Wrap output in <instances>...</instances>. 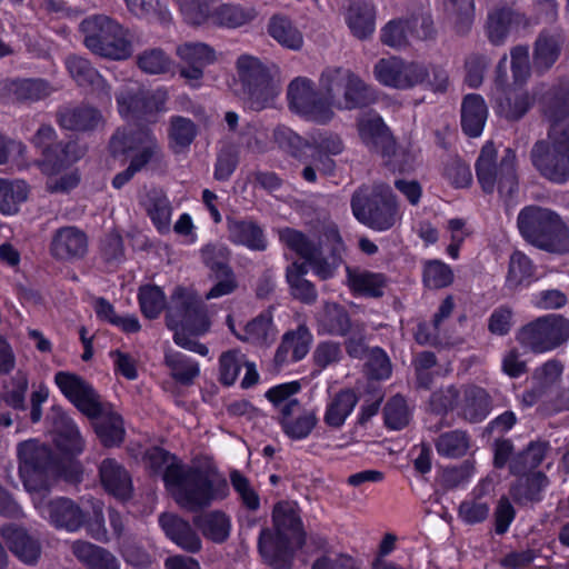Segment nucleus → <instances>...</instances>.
Returning a JSON list of instances; mask_svg holds the SVG:
<instances>
[{
    "mask_svg": "<svg viewBox=\"0 0 569 569\" xmlns=\"http://www.w3.org/2000/svg\"><path fill=\"white\" fill-rule=\"evenodd\" d=\"M319 86L321 97H318L310 79H293L287 92L291 111L306 120L326 124L333 119L336 110H353L372 100L371 88L350 69H325Z\"/></svg>",
    "mask_w": 569,
    "mask_h": 569,
    "instance_id": "nucleus-1",
    "label": "nucleus"
},
{
    "mask_svg": "<svg viewBox=\"0 0 569 569\" xmlns=\"http://www.w3.org/2000/svg\"><path fill=\"white\" fill-rule=\"evenodd\" d=\"M144 461L153 472H162L167 490L187 510L206 508L229 493L226 478L210 466H184L177 457L158 447L146 452Z\"/></svg>",
    "mask_w": 569,
    "mask_h": 569,
    "instance_id": "nucleus-2",
    "label": "nucleus"
},
{
    "mask_svg": "<svg viewBox=\"0 0 569 569\" xmlns=\"http://www.w3.org/2000/svg\"><path fill=\"white\" fill-rule=\"evenodd\" d=\"M274 531L263 530L259 539V550L263 559L277 569L291 563L296 549L303 542L301 521L293 502H279L273 509Z\"/></svg>",
    "mask_w": 569,
    "mask_h": 569,
    "instance_id": "nucleus-3",
    "label": "nucleus"
},
{
    "mask_svg": "<svg viewBox=\"0 0 569 569\" xmlns=\"http://www.w3.org/2000/svg\"><path fill=\"white\" fill-rule=\"evenodd\" d=\"M167 323L173 330V340L178 346L203 357L209 353L207 346L192 338L206 333L210 327L201 301L193 291L180 287L174 290L168 307Z\"/></svg>",
    "mask_w": 569,
    "mask_h": 569,
    "instance_id": "nucleus-4",
    "label": "nucleus"
},
{
    "mask_svg": "<svg viewBox=\"0 0 569 569\" xmlns=\"http://www.w3.org/2000/svg\"><path fill=\"white\" fill-rule=\"evenodd\" d=\"M549 118L548 139L536 143L532 161L543 177L563 183L569 179V108L561 106Z\"/></svg>",
    "mask_w": 569,
    "mask_h": 569,
    "instance_id": "nucleus-5",
    "label": "nucleus"
},
{
    "mask_svg": "<svg viewBox=\"0 0 569 569\" xmlns=\"http://www.w3.org/2000/svg\"><path fill=\"white\" fill-rule=\"evenodd\" d=\"M517 224L520 234L532 246L555 253L569 251V229L555 211L539 206L525 207Z\"/></svg>",
    "mask_w": 569,
    "mask_h": 569,
    "instance_id": "nucleus-6",
    "label": "nucleus"
},
{
    "mask_svg": "<svg viewBox=\"0 0 569 569\" xmlns=\"http://www.w3.org/2000/svg\"><path fill=\"white\" fill-rule=\"evenodd\" d=\"M351 206L355 217L377 231L390 229L401 217L390 188L385 184L360 188Z\"/></svg>",
    "mask_w": 569,
    "mask_h": 569,
    "instance_id": "nucleus-7",
    "label": "nucleus"
},
{
    "mask_svg": "<svg viewBox=\"0 0 569 569\" xmlns=\"http://www.w3.org/2000/svg\"><path fill=\"white\" fill-rule=\"evenodd\" d=\"M80 29L86 47L94 54L122 60L132 53L121 26L107 16L89 17L81 22Z\"/></svg>",
    "mask_w": 569,
    "mask_h": 569,
    "instance_id": "nucleus-8",
    "label": "nucleus"
},
{
    "mask_svg": "<svg viewBox=\"0 0 569 569\" xmlns=\"http://www.w3.org/2000/svg\"><path fill=\"white\" fill-rule=\"evenodd\" d=\"M157 149V141L148 129L118 130L110 141L111 153L116 158L132 154V159L128 169L113 178L112 186L117 189L123 187L150 160Z\"/></svg>",
    "mask_w": 569,
    "mask_h": 569,
    "instance_id": "nucleus-9",
    "label": "nucleus"
},
{
    "mask_svg": "<svg viewBox=\"0 0 569 569\" xmlns=\"http://www.w3.org/2000/svg\"><path fill=\"white\" fill-rule=\"evenodd\" d=\"M49 419L53 427V441L62 453V457L52 458V469L61 471L69 481H79L80 466L73 459V456L80 453L83 448L79 429L59 407L52 408Z\"/></svg>",
    "mask_w": 569,
    "mask_h": 569,
    "instance_id": "nucleus-10",
    "label": "nucleus"
},
{
    "mask_svg": "<svg viewBox=\"0 0 569 569\" xmlns=\"http://www.w3.org/2000/svg\"><path fill=\"white\" fill-rule=\"evenodd\" d=\"M515 161V152L508 149L498 164L493 143H486L476 163L477 178L482 190L492 192L498 188L500 194L511 196L517 189Z\"/></svg>",
    "mask_w": 569,
    "mask_h": 569,
    "instance_id": "nucleus-11",
    "label": "nucleus"
},
{
    "mask_svg": "<svg viewBox=\"0 0 569 569\" xmlns=\"http://www.w3.org/2000/svg\"><path fill=\"white\" fill-rule=\"evenodd\" d=\"M276 141L290 149L296 156H311L315 162H320L323 170H330L332 161L329 156H337L343 150L341 138L332 132L317 131L305 140L289 128H278L274 132Z\"/></svg>",
    "mask_w": 569,
    "mask_h": 569,
    "instance_id": "nucleus-12",
    "label": "nucleus"
},
{
    "mask_svg": "<svg viewBox=\"0 0 569 569\" xmlns=\"http://www.w3.org/2000/svg\"><path fill=\"white\" fill-rule=\"evenodd\" d=\"M517 341L535 353L555 350L569 340V320L560 315H548L522 327Z\"/></svg>",
    "mask_w": 569,
    "mask_h": 569,
    "instance_id": "nucleus-13",
    "label": "nucleus"
},
{
    "mask_svg": "<svg viewBox=\"0 0 569 569\" xmlns=\"http://www.w3.org/2000/svg\"><path fill=\"white\" fill-rule=\"evenodd\" d=\"M426 64L406 61L399 57L382 58L373 66V77L383 87L408 90L425 82Z\"/></svg>",
    "mask_w": 569,
    "mask_h": 569,
    "instance_id": "nucleus-14",
    "label": "nucleus"
},
{
    "mask_svg": "<svg viewBox=\"0 0 569 569\" xmlns=\"http://www.w3.org/2000/svg\"><path fill=\"white\" fill-rule=\"evenodd\" d=\"M280 240L288 249L306 260L320 279L326 280L333 277L341 263L340 244L329 256L323 257L322 249L311 244L302 233L296 230H281Z\"/></svg>",
    "mask_w": 569,
    "mask_h": 569,
    "instance_id": "nucleus-15",
    "label": "nucleus"
},
{
    "mask_svg": "<svg viewBox=\"0 0 569 569\" xmlns=\"http://www.w3.org/2000/svg\"><path fill=\"white\" fill-rule=\"evenodd\" d=\"M167 98V92L162 89L144 93L137 83H128L117 96L119 113L124 119H147L164 110Z\"/></svg>",
    "mask_w": 569,
    "mask_h": 569,
    "instance_id": "nucleus-16",
    "label": "nucleus"
},
{
    "mask_svg": "<svg viewBox=\"0 0 569 569\" xmlns=\"http://www.w3.org/2000/svg\"><path fill=\"white\" fill-rule=\"evenodd\" d=\"M62 395L83 415L96 418L102 412V402L93 387L81 377L60 371L54 376Z\"/></svg>",
    "mask_w": 569,
    "mask_h": 569,
    "instance_id": "nucleus-17",
    "label": "nucleus"
},
{
    "mask_svg": "<svg viewBox=\"0 0 569 569\" xmlns=\"http://www.w3.org/2000/svg\"><path fill=\"white\" fill-rule=\"evenodd\" d=\"M203 263L217 276L220 280L207 293V299L219 298L231 293L237 283L234 276L228 267L229 251L228 248L220 242L208 243L200 250Z\"/></svg>",
    "mask_w": 569,
    "mask_h": 569,
    "instance_id": "nucleus-18",
    "label": "nucleus"
},
{
    "mask_svg": "<svg viewBox=\"0 0 569 569\" xmlns=\"http://www.w3.org/2000/svg\"><path fill=\"white\" fill-rule=\"evenodd\" d=\"M53 133L50 127H43L38 131V148L40 146L43 148L44 156L42 170L49 174L60 173L84 153L77 142H70L63 148L60 144L53 146L51 143Z\"/></svg>",
    "mask_w": 569,
    "mask_h": 569,
    "instance_id": "nucleus-19",
    "label": "nucleus"
},
{
    "mask_svg": "<svg viewBox=\"0 0 569 569\" xmlns=\"http://www.w3.org/2000/svg\"><path fill=\"white\" fill-rule=\"evenodd\" d=\"M177 56L187 64L181 69V76L192 87L198 86L203 68L216 60L214 51L204 43H183L177 48Z\"/></svg>",
    "mask_w": 569,
    "mask_h": 569,
    "instance_id": "nucleus-20",
    "label": "nucleus"
},
{
    "mask_svg": "<svg viewBox=\"0 0 569 569\" xmlns=\"http://www.w3.org/2000/svg\"><path fill=\"white\" fill-rule=\"evenodd\" d=\"M312 335L301 325L295 330L287 331L274 355V362L282 367L302 360L309 352Z\"/></svg>",
    "mask_w": 569,
    "mask_h": 569,
    "instance_id": "nucleus-21",
    "label": "nucleus"
},
{
    "mask_svg": "<svg viewBox=\"0 0 569 569\" xmlns=\"http://www.w3.org/2000/svg\"><path fill=\"white\" fill-rule=\"evenodd\" d=\"M430 36V22L427 19L399 20L389 22L381 33L385 44L392 48L406 46L410 39H426Z\"/></svg>",
    "mask_w": 569,
    "mask_h": 569,
    "instance_id": "nucleus-22",
    "label": "nucleus"
},
{
    "mask_svg": "<svg viewBox=\"0 0 569 569\" xmlns=\"http://www.w3.org/2000/svg\"><path fill=\"white\" fill-rule=\"evenodd\" d=\"M227 325L238 339L261 347L272 343L278 333L269 312L262 313L248 322L241 332L236 330L231 316H228Z\"/></svg>",
    "mask_w": 569,
    "mask_h": 569,
    "instance_id": "nucleus-23",
    "label": "nucleus"
},
{
    "mask_svg": "<svg viewBox=\"0 0 569 569\" xmlns=\"http://www.w3.org/2000/svg\"><path fill=\"white\" fill-rule=\"evenodd\" d=\"M159 522L167 537L181 549L188 552H198L201 549V540L189 522L169 513L162 515Z\"/></svg>",
    "mask_w": 569,
    "mask_h": 569,
    "instance_id": "nucleus-24",
    "label": "nucleus"
},
{
    "mask_svg": "<svg viewBox=\"0 0 569 569\" xmlns=\"http://www.w3.org/2000/svg\"><path fill=\"white\" fill-rule=\"evenodd\" d=\"M41 515L59 528L76 531L83 522V516L79 508L69 499L60 498L41 507Z\"/></svg>",
    "mask_w": 569,
    "mask_h": 569,
    "instance_id": "nucleus-25",
    "label": "nucleus"
},
{
    "mask_svg": "<svg viewBox=\"0 0 569 569\" xmlns=\"http://www.w3.org/2000/svg\"><path fill=\"white\" fill-rule=\"evenodd\" d=\"M0 536L9 550L27 565L36 563V540L22 527L13 523L3 525Z\"/></svg>",
    "mask_w": 569,
    "mask_h": 569,
    "instance_id": "nucleus-26",
    "label": "nucleus"
},
{
    "mask_svg": "<svg viewBox=\"0 0 569 569\" xmlns=\"http://www.w3.org/2000/svg\"><path fill=\"white\" fill-rule=\"evenodd\" d=\"M18 475L36 507V438L17 445Z\"/></svg>",
    "mask_w": 569,
    "mask_h": 569,
    "instance_id": "nucleus-27",
    "label": "nucleus"
},
{
    "mask_svg": "<svg viewBox=\"0 0 569 569\" xmlns=\"http://www.w3.org/2000/svg\"><path fill=\"white\" fill-rule=\"evenodd\" d=\"M87 237L77 228L60 229L53 240L51 250L59 259H73L82 257L87 251Z\"/></svg>",
    "mask_w": 569,
    "mask_h": 569,
    "instance_id": "nucleus-28",
    "label": "nucleus"
},
{
    "mask_svg": "<svg viewBox=\"0 0 569 569\" xmlns=\"http://www.w3.org/2000/svg\"><path fill=\"white\" fill-rule=\"evenodd\" d=\"M358 397L351 389H343L328 399L323 420L332 428H340L353 411Z\"/></svg>",
    "mask_w": 569,
    "mask_h": 569,
    "instance_id": "nucleus-29",
    "label": "nucleus"
},
{
    "mask_svg": "<svg viewBox=\"0 0 569 569\" xmlns=\"http://www.w3.org/2000/svg\"><path fill=\"white\" fill-rule=\"evenodd\" d=\"M488 117L485 100L478 94L465 98L461 108V124L466 134L479 137L482 133Z\"/></svg>",
    "mask_w": 569,
    "mask_h": 569,
    "instance_id": "nucleus-30",
    "label": "nucleus"
},
{
    "mask_svg": "<svg viewBox=\"0 0 569 569\" xmlns=\"http://www.w3.org/2000/svg\"><path fill=\"white\" fill-rule=\"evenodd\" d=\"M487 392L477 387H468L461 392L458 413L470 422L482 421L490 412Z\"/></svg>",
    "mask_w": 569,
    "mask_h": 569,
    "instance_id": "nucleus-31",
    "label": "nucleus"
},
{
    "mask_svg": "<svg viewBox=\"0 0 569 569\" xmlns=\"http://www.w3.org/2000/svg\"><path fill=\"white\" fill-rule=\"evenodd\" d=\"M100 478L108 492L124 499L131 492V480L128 472L114 460L106 459L100 466Z\"/></svg>",
    "mask_w": 569,
    "mask_h": 569,
    "instance_id": "nucleus-32",
    "label": "nucleus"
},
{
    "mask_svg": "<svg viewBox=\"0 0 569 569\" xmlns=\"http://www.w3.org/2000/svg\"><path fill=\"white\" fill-rule=\"evenodd\" d=\"M362 141L372 148H386L391 144V137L381 117L376 112L365 113L358 123Z\"/></svg>",
    "mask_w": 569,
    "mask_h": 569,
    "instance_id": "nucleus-33",
    "label": "nucleus"
},
{
    "mask_svg": "<svg viewBox=\"0 0 569 569\" xmlns=\"http://www.w3.org/2000/svg\"><path fill=\"white\" fill-rule=\"evenodd\" d=\"M28 184L23 180L0 178V213L14 216L20 206L28 199Z\"/></svg>",
    "mask_w": 569,
    "mask_h": 569,
    "instance_id": "nucleus-34",
    "label": "nucleus"
},
{
    "mask_svg": "<svg viewBox=\"0 0 569 569\" xmlns=\"http://www.w3.org/2000/svg\"><path fill=\"white\" fill-rule=\"evenodd\" d=\"M72 550L74 556L90 569H119V562L114 556L90 542L77 541Z\"/></svg>",
    "mask_w": 569,
    "mask_h": 569,
    "instance_id": "nucleus-35",
    "label": "nucleus"
},
{
    "mask_svg": "<svg viewBox=\"0 0 569 569\" xmlns=\"http://www.w3.org/2000/svg\"><path fill=\"white\" fill-rule=\"evenodd\" d=\"M93 419L96 433L104 446L113 447L122 442L124 428L122 418L118 413L108 411L102 406V412Z\"/></svg>",
    "mask_w": 569,
    "mask_h": 569,
    "instance_id": "nucleus-36",
    "label": "nucleus"
},
{
    "mask_svg": "<svg viewBox=\"0 0 569 569\" xmlns=\"http://www.w3.org/2000/svg\"><path fill=\"white\" fill-rule=\"evenodd\" d=\"M538 278L532 261L525 253L516 251L511 254L507 276V286L510 289L517 290L528 287Z\"/></svg>",
    "mask_w": 569,
    "mask_h": 569,
    "instance_id": "nucleus-37",
    "label": "nucleus"
},
{
    "mask_svg": "<svg viewBox=\"0 0 569 569\" xmlns=\"http://www.w3.org/2000/svg\"><path fill=\"white\" fill-rule=\"evenodd\" d=\"M269 34L283 48L300 50L303 46L301 31L290 19L283 16H274L270 19Z\"/></svg>",
    "mask_w": 569,
    "mask_h": 569,
    "instance_id": "nucleus-38",
    "label": "nucleus"
},
{
    "mask_svg": "<svg viewBox=\"0 0 569 569\" xmlns=\"http://www.w3.org/2000/svg\"><path fill=\"white\" fill-rule=\"evenodd\" d=\"M521 20V16L510 8H502L490 12L487 26L490 41L495 44L501 43Z\"/></svg>",
    "mask_w": 569,
    "mask_h": 569,
    "instance_id": "nucleus-39",
    "label": "nucleus"
},
{
    "mask_svg": "<svg viewBox=\"0 0 569 569\" xmlns=\"http://www.w3.org/2000/svg\"><path fill=\"white\" fill-rule=\"evenodd\" d=\"M229 238L237 244L246 246L251 250L266 249L262 231L251 221H228Z\"/></svg>",
    "mask_w": 569,
    "mask_h": 569,
    "instance_id": "nucleus-40",
    "label": "nucleus"
},
{
    "mask_svg": "<svg viewBox=\"0 0 569 569\" xmlns=\"http://www.w3.org/2000/svg\"><path fill=\"white\" fill-rule=\"evenodd\" d=\"M300 391V383L298 381H290L270 388L266 392L267 399L278 409L282 415L295 413L300 411V402L296 395Z\"/></svg>",
    "mask_w": 569,
    "mask_h": 569,
    "instance_id": "nucleus-41",
    "label": "nucleus"
},
{
    "mask_svg": "<svg viewBox=\"0 0 569 569\" xmlns=\"http://www.w3.org/2000/svg\"><path fill=\"white\" fill-rule=\"evenodd\" d=\"M346 20L357 38L363 39L375 31V12L366 2H353L348 9Z\"/></svg>",
    "mask_w": 569,
    "mask_h": 569,
    "instance_id": "nucleus-42",
    "label": "nucleus"
},
{
    "mask_svg": "<svg viewBox=\"0 0 569 569\" xmlns=\"http://www.w3.org/2000/svg\"><path fill=\"white\" fill-rule=\"evenodd\" d=\"M348 284L357 295L379 297L386 287V279L381 273L348 269Z\"/></svg>",
    "mask_w": 569,
    "mask_h": 569,
    "instance_id": "nucleus-43",
    "label": "nucleus"
},
{
    "mask_svg": "<svg viewBox=\"0 0 569 569\" xmlns=\"http://www.w3.org/2000/svg\"><path fill=\"white\" fill-rule=\"evenodd\" d=\"M101 117L88 107L64 108L59 113V123L67 130H89L98 126Z\"/></svg>",
    "mask_w": 569,
    "mask_h": 569,
    "instance_id": "nucleus-44",
    "label": "nucleus"
},
{
    "mask_svg": "<svg viewBox=\"0 0 569 569\" xmlns=\"http://www.w3.org/2000/svg\"><path fill=\"white\" fill-rule=\"evenodd\" d=\"M193 522L204 537L216 542L223 541L230 533V520L221 511H212L197 516Z\"/></svg>",
    "mask_w": 569,
    "mask_h": 569,
    "instance_id": "nucleus-45",
    "label": "nucleus"
},
{
    "mask_svg": "<svg viewBox=\"0 0 569 569\" xmlns=\"http://www.w3.org/2000/svg\"><path fill=\"white\" fill-rule=\"evenodd\" d=\"M306 273V266L295 261L287 268V281L289 283L291 295L296 299L310 305L316 301L317 291L313 284L309 280L305 279Z\"/></svg>",
    "mask_w": 569,
    "mask_h": 569,
    "instance_id": "nucleus-46",
    "label": "nucleus"
},
{
    "mask_svg": "<svg viewBox=\"0 0 569 569\" xmlns=\"http://www.w3.org/2000/svg\"><path fill=\"white\" fill-rule=\"evenodd\" d=\"M320 333L342 336L349 329V318L345 310L336 303H327L317 317Z\"/></svg>",
    "mask_w": 569,
    "mask_h": 569,
    "instance_id": "nucleus-47",
    "label": "nucleus"
},
{
    "mask_svg": "<svg viewBox=\"0 0 569 569\" xmlns=\"http://www.w3.org/2000/svg\"><path fill=\"white\" fill-rule=\"evenodd\" d=\"M317 417L313 412L303 410L281 416V426L284 433L293 439L301 440L307 438L316 427Z\"/></svg>",
    "mask_w": 569,
    "mask_h": 569,
    "instance_id": "nucleus-48",
    "label": "nucleus"
},
{
    "mask_svg": "<svg viewBox=\"0 0 569 569\" xmlns=\"http://www.w3.org/2000/svg\"><path fill=\"white\" fill-rule=\"evenodd\" d=\"M197 127L188 118L172 117L169 127V146L174 152L186 150L197 136Z\"/></svg>",
    "mask_w": 569,
    "mask_h": 569,
    "instance_id": "nucleus-49",
    "label": "nucleus"
},
{
    "mask_svg": "<svg viewBox=\"0 0 569 569\" xmlns=\"http://www.w3.org/2000/svg\"><path fill=\"white\" fill-rule=\"evenodd\" d=\"M238 77L242 86V94L249 91L256 83H266L268 71L266 67L251 56H241L237 61Z\"/></svg>",
    "mask_w": 569,
    "mask_h": 569,
    "instance_id": "nucleus-50",
    "label": "nucleus"
},
{
    "mask_svg": "<svg viewBox=\"0 0 569 569\" xmlns=\"http://www.w3.org/2000/svg\"><path fill=\"white\" fill-rule=\"evenodd\" d=\"M257 17L253 8H243L236 4H222L212 14L214 22L227 28H238Z\"/></svg>",
    "mask_w": 569,
    "mask_h": 569,
    "instance_id": "nucleus-51",
    "label": "nucleus"
},
{
    "mask_svg": "<svg viewBox=\"0 0 569 569\" xmlns=\"http://www.w3.org/2000/svg\"><path fill=\"white\" fill-rule=\"evenodd\" d=\"M166 363L173 378L182 383L191 382L200 372L199 365L179 351H167Z\"/></svg>",
    "mask_w": 569,
    "mask_h": 569,
    "instance_id": "nucleus-52",
    "label": "nucleus"
},
{
    "mask_svg": "<svg viewBox=\"0 0 569 569\" xmlns=\"http://www.w3.org/2000/svg\"><path fill=\"white\" fill-rule=\"evenodd\" d=\"M438 453L447 458H459L469 449V437L460 430L448 431L439 436L436 442Z\"/></svg>",
    "mask_w": 569,
    "mask_h": 569,
    "instance_id": "nucleus-53",
    "label": "nucleus"
},
{
    "mask_svg": "<svg viewBox=\"0 0 569 569\" xmlns=\"http://www.w3.org/2000/svg\"><path fill=\"white\" fill-rule=\"evenodd\" d=\"M264 83H256L243 96L248 99L252 109L260 110L273 104L280 93V87L268 76Z\"/></svg>",
    "mask_w": 569,
    "mask_h": 569,
    "instance_id": "nucleus-54",
    "label": "nucleus"
},
{
    "mask_svg": "<svg viewBox=\"0 0 569 569\" xmlns=\"http://www.w3.org/2000/svg\"><path fill=\"white\" fill-rule=\"evenodd\" d=\"M139 303L142 313L149 318H157L166 306V296L161 288L147 284L139 290Z\"/></svg>",
    "mask_w": 569,
    "mask_h": 569,
    "instance_id": "nucleus-55",
    "label": "nucleus"
},
{
    "mask_svg": "<svg viewBox=\"0 0 569 569\" xmlns=\"http://www.w3.org/2000/svg\"><path fill=\"white\" fill-rule=\"evenodd\" d=\"M218 0H178L184 20L190 24H201L211 16Z\"/></svg>",
    "mask_w": 569,
    "mask_h": 569,
    "instance_id": "nucleus-56",
    "label": "nucleus"
},
{
    "mask_svg": "<svg viewBox=\"0 0 569 569\" xmlns=\"http://www.w3.org/2000/svg\"><path fill=\"white\" fill-rule=\"evenodd\" d=\"M453 272L451 268L440 260L427 261L423 266V283L433 289L451 284Z\"/></svg>",
    "mask_w": 569,
    "mask_h": 569,
    "instance_id": "nucleus-57",
    "label": "nucleus"
},
{
    "mask_svg": "<svg viewBox=\"0 0 569 569\" xmlns=\"http://www.w3.org/2000/svg\"><path fill=\"white\" fill-rule=\"evenodd\" d=\"M445 11L453 19L459 32L466 31L473 19L472 0H442Z\"/></svg>",
    "mask_w": 569,
    "mask_h": 569,
    "instance_id": "nucleus-58",
    "label": "nucleus"
},
{
    "mask_svg": "<svg viewBox=\"0 0 569 569\" xmlns=\"http://www.w3.org/2000/svg\"><path fill=\"white\" fill-rule=\"evenodd\" d=\"M147 210L156 228L162 233L168 232L172 214L169 199L162 194H157L149 200Z\"/></svg>",
    "mask_w": 569,
    "mask_h": 569,
    "instance_id": "nucleus-59",
    "label": "nucleus"
},
{
    "mask_svg": "<svg viewBox=\"0 0 569 569\" xmlns=\"http://www.w3.org/2000/svg\"><path fill=\"white\" fill-rule=\"evenodd\" d=\"M548 485V479L545 475L537 472L527 477L525 480L521 479V483L515 486L511 493L515 499L525 501L539 500V492L545 489Z\"/></svg>",
    "mask_w": 569,
    "mask_h": 569,
    "instance_id": "nucleus-60",
    "label": "nucleus"
},
{
    "mask_svg": "<svg viewBox=\"0 0 569 569\" xmlns=\"http://www.w3.org/2000/svg\"><path fill=\"white\" fill-rule=\"evenodd\" d=\"M0 89L4 96L17 102H23L36 96V79L14 78L1 82Z\"/></svg>",
    "mask_w": 569,
    "mask_h": 569,
    "instance_id": "nucleus-61",
    "label": "nucleus"
},
{
    "mask_svg": "<svg viewBox=\"0 0 569 569\" xmlns=\"http://www.w3.org/2000/svg\"><path fill=\"white\" fill-rule=\"evenodd\" d=\"M531 99L527 93L510 92L505 100H499L497 111L507 119L521 118L530 108Z\"/></svg>",
    "mask_w": 569,
    "mask_h": 569,
    "instance_id": "nucleus-62",
    "label": "nucleus"
},
{
    "mask_svg": "<svg viewBox=\"0 0 569 569\" xmlns=\"http://www.w3.org/2000/svg\"><path fill=\"white\" fill-rule=\"evenodd\" d=\"M138 66L146 73L160 74L171 69L172 61L161 49H150L138 57Z\"/></svg>",
    "mask_w": 569,
    "mask_h": 569,
    "instance_id": "nucleus-63",
    "label": "nucleus"
},
{
    "mask_svg": "<svg viewBox=\"0 0 569 569\" xmlns=\"http://www.w3.org/2000/svg\"><path fill=\"white\" fill-rule=\"evenodd\" d=\"M220 380L230 386L237 380L244 363V356L238 350H230L221 355L219 360Z\"/></svg>",
    "mask_w": 569,
    "mask_h": 569,
    "instance_id": "nucleus-64",
    "label": "nucleus"
}]
</instances>
